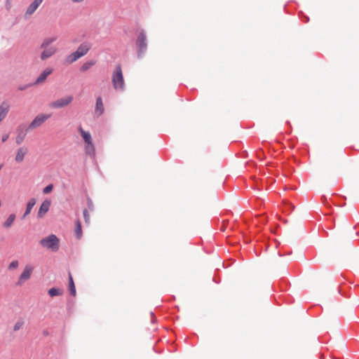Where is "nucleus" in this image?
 I'll use <instances>...</instances> for the list:
<instances>
[{"instance_id": "obj_23", "label": "nucleus", "mask_w": 359, "mask_h": 359, "mask_svg": "<svg viewBox=\"0 0 359 359\" xmlns=\"http://www.w3.org/2000/svg\"><path fill=\"white\" fill-rule=\"evenodd\" d=\"M15 219V215L11 214L8 216L7 219L4 222L3 226L6 229L10 228Z\"/></svg>"}, {"instance_id": "obj_21", "label": "nucleus", "mask_w": 359, "mask_h": 359, "mask_svg": "<svg viewBox=\"0 0 359 359\" xmlns=\"http://www.w3.org/2000/svg\"><path fill=\"white\" fill-rule=\"evenodd\" d=\"M35 204H36L35 198H31L28 201V203L27 204V208H26L25 212L24 213L23 217H25L27 215H28L31 212V210H32V208Z\"/></svg>"}, {"instance_id": "obj_8", "label": "nucleus", "mask_w": 359, "mask_h": 359, "mask_svg": "<svg viewBox=\"0 0 359 359\" xmlns=\"http://www.w3.org/2000/svg\"><path fill=\"white\" fill-rule=\"evenodd\" d=\"M51 205V201L48 199H46L42 204L41 205L39 210L38 211L37 216L39 218L43 217L49 210V208Z\"/></svg>"}, {"instance_id": "obj_24", "label": "nucleus", "mask_w": 359, "mask_h": 359, "mask_svg": "<svg viewBox=\"0 0 359 359\" xmlns=\"http://www.w3.org/2000/svg\"><path fill=\"white\" fill-rule=\"evenodd\" d=\"M80 55L76 51L69 55L66 58V62L69 64H72L76 62L77 60L80 58Z\"/></svg>"}, {"instance_id": "obj_14", "label": "nucleus", "mask_w": 359, "mask_h": 359, "mask_svg": "<svg viewBox=\"0 0 359 359\" xmlns=\"http://www.w3.org/2000/svg\"><path fill=\"white\" fill-rule=\"evenodd\" d=\"M27 153V149L25 147H20L18 149L16 156H15V161L18 163H20L24 160V157L25 154Z\"/></svg>"}, {"instance_id": "obj_35", "label": "nucleus", "mask_w": 359, "mask_h": 359, "mask_svg": "<svg viewBox=\"0 0 359 359\" xmlns=\"http://www.w3.org/2000/svg\"><path fill=\"white\" fill-rule=\"evenodd\" d=\"M290 205V207L292 208V209H294V206H293L292 204H288Z\"/></svg>"}, {"instance_id": "obj_19", "label": "nucleus", "mask_w": 359, "mask_h": 359, "mask_svg": "<svg viewBox=\"0 0 359 359\" xmlns=\"http://www.w3.org/2000/svg\"><path fill=\"white\" fill-rule=\"evenodd\" d=\"M75 235L78 239H80L82 237L83 232L81 228V223L79 219H77L75 222V229H74Z\"/></svg>"}, {"instance_id": "obj_15", "label": "nucleus", "mask_w": 359, "mask_h": 359, "mask_svg": "<svg viewBox=\"0 0 359 359\" xmlns=\"http://www.w3.org/2000/svg\"><path fill=\"white\" fill-rule=\"evenodd\" d=\"M17 133L18 135L16 137L15 142L17 144H20L24 141L27 133L20 126L18 128Z\"/></svg>"}, {"instance_id": "obj_29", "label": "nucleus", "mask_w": 359, "mask_h": 359, "mask_svg": "<svg viewBox=\"0 0 359 359\" xmlns=\"http://www.w3.org/2000/svg\"><path fill=\"white\" fill-rule=\"evenodd\" d=\"M24 322L22 320H18L14 325L13 330L14 331H18L22 327Z\"/></svg>"}, {"instance_id": "obj_2", "label": "nucleus", "mask_w": 359, "mask_h": 359, "mask_svg": "<svg viewBox=\"0 0 359 359\" xmlns=\"http://www.w3.org/2000/svg\"><path fill=\"white\" fill-rule=\"evenodd\" d=\"M111 81L114 88L116 90L123 91L125 82L121 65H117L113 72Z\"/></svg>"}, {"instance_id": "obj_18", "label": "nucleus", "mask_w": 359, "mask_h": 359, "mask_svg": "<svg viewBox=\"0 0 359 359\" xmlns=\"http://www.w3.org/2000/svg\"><path fill=\"white\" fill-rule=\"evenodd\" d=\"M69 291L71 295L76 296V287L71 273H69Z\"/></svg>"}, {"instance_id": "obj_27", "label": "nucleus", "mask_w": 359, "mask_h": 359, "mask_svg": "<svg viewBox=\"0 0 359 359\" xmlns=\"http://www.w3.org/2000/svg\"><path fill=\"white\" fill-rule=\"evenodd\" d=\"M53 185L52 184H48V186H46L43 190V193L44 194H48L49 193H50L52 191H53Z\"/></svg>"}, {"instance_id": "obj_33", "label": "nucleus", "mask_w": 359, "mask_h": 359, "mask_svg": "<svg viewBox=\"0 0 359 359\" xmlns=\"http://www.w3.org/2000/svg\"><path fill=\"white\" fill-rule=\"evenodd\" d=\"M83 0H72L73 2L74 3H80L81 1H83Z\"/></svg>"}, {"instance_id": "obj_36", "label": "nucleus", "mask_w": 359, "mask_h": 359, "mask_svg": "<svg viewBox=\"0 0 359 359\" xmlns=\"http://www.w3.org/2000/svg\"><path fill=\"white\" fill-rule=\"evenodd\" d=\"M309 21V18L306 17V20L305 22H307Z\"/></svg>"}, {"instance_id": "obj_32", "label": "nucleus", "mask_w": 359, "mask_h": 359, "mask_svg": "<svg viewBox=\"0 0 359 359\" xmlns=\"http://www.w3.org/2000/svg\"><path fill=\"white\" fill-rule=\"evenodd\" d=\"M29 85H26V86H20L18 87V90H25Z\"/></svg>"}, {"instance_id": "obj_1", "label": "nucleus", "mask_w": 359, "mask_h": 359, "mask_svg": "<svg viewBox=\"0 0 359 359\" xmlns=\"http://www.w3.org/2000/svg\"><path fill=\"white\" fill-rule=\"evenodd\" d=\"M137 55L138 58H142L147 52L148 46V41L144 30H140L137 36L135 41Z\"/></svg>"}, {"instance_id": "obj_5", "label": "nucleus", "mask_w": 359, "mask_h": 359, "mask_svg": "<svg viewBox=\"0 0 359 359\" xmlns=\"http://www.w3.org/2000/svg\"><path fill=\"white\" fill-rule=\"evenodd\" d=\"M72 95H68L58 99L50 104V107L54 109H60L69 105L73 100Z\"/></svg>"}, {"instance_id": "obj_11", "label": "nucleus", "mask_w": 359, "mask_h": 359, "mask_svg": "<svg viewBox=\"0 0 359 359\" xmlns=\"http://www.w3.org/2000/svg\"><path fill=\"white\" fill-rule=\"evenodd\" d=\"M43 0H34L27 8L25 16H30L32 15L36 10L38 8V7L40 6V4L43 2Z\"/></svg>"}, {"instance_id": "obj_25", "label": "nucleus", "mask_w": 359, "mask_h": 359, "mask_svg": "<svg viewBox=\"0 0 359 359\" xmlns=\"http://www.w3.org/2000/svg\"><path fill=\"white\" fill-rule=\"evenodd\" d=\"M63 291L61 289L52 287L50 290H48V294L53 297L55 296L61 295L62 294Z\"/></svg>"}, {"instance_id": "obj_16", "label": "nucleus", "mask_w": 359, "mask_h": 359, "mask_svg": "<svg viewBox=\"0 0 359 359\" xmlns=\"http://www.w3.org/2000/svg\"><path fill=\"white\" fill-rule=\"evenodd\" d=\"M78 130H79V132L80 133L81 137H83V139L85 142V144L90 143V142H93L91 135L89 132L85 131L81 126L79 128Z\"/></svg>"}, {"instance_id": "obj_20", "label": "nucleus", "mask_w": 359, "mask_h": 359, "mask_svg": "<svg viewBox=\"0 0 359 359\" xmlns=\"http://www.w3.org/2000/svg\"><path fill=\"white\" fill-rule=\"evenodd\" d=\"M96 63L95 60H91L84 62L81 67H80V71L81 72H85L88 71L90 68L94 66Z\"/></svg>"}, {"instance_id": "obj_30", "label": "nucleus", "mask_w": 359, "mask_h": 359, "mask_svg": "<svg viewBox=\"0 0 359 359\" xmlns=\"http://www.w3.org/2000/svg\"><path fill=\"white\" fill-rule=\"evenodd\" d=\"M87 201H88V207L89 210H93V201L89 198H88Z\"/></svg>"}, {"instance_id": "obj_34", "label": "nucleus", "mask_w": 359, "mask_h": 359, "mask_svg": "<svg viewBox=\"0 0 359 359\" xmlns=\"http://www.w3.org/2000/svg\"><path fill=\"white\" fill-rule=\"evenodd\" d=\"M332 359H339V358L336 356H332Z\"/></svg>"}, {"instance_id": "obj_6", "label": "nucleus", "mask_w": 359, "mask_h": 359, "mask_svg": "<svg viewBox=\"0 0 359 359\" xmlns=\"http://www.w3.org/2000/svg\"><path fill=\"white\" fill-rule=\"evenodd\" d=\"M33 267L30 265H26L23 272L19 277L18 281L17 282V285H21L25 281L29 280L31 277L32 273L33 271Z\"/></svg>"}, {"instance_id": "obj_26", "label": "nucleus", "mask_w": 359, "mask_h": 359, "mask_svg": "<svg viewBox=\"0 0 359 359\" xmlns=\"http://www.w3.org/2000/svg\"><path fill=\"white\" fill-rule=\"evenodd\" d=\"M85 222L88 224L90 223V215L87 209H84L83 211Z\"/></svg>"}, {"instance_id": "obj_9", "label": "nucleus", "mask_w": 359, "mask_h": 359, "mask_svg": "<svg viewBox=\"0 0 359 359\" xmlns=\"http://www.w3.org/2000/svg\"><path fill=\"white\" fill-rule=\"evenodd\" d=\"M104 111V104L102 99L100 96L96 98L95 108V116L97 117L100 116Z\"/></svg>"}, {"instance_id": "obj_3", "label": "nucleus", "mask_w": 359, "mask_h": 359, "mask_svg": "<svg viewBox=\"0 0 359 359\" xmlns=\"http://www.w3.org/2000/svg\"><path fill=\"white\" fill-rule=\"evenodd\" d=\"M40 244L43 248L50 249L53 252H55L59 249V239L55 235L53 234L43 238L40 241Z\"/></svg>"}, {"instance_id": "obj_17", "label": "nucleus", "mask_w": 359, "mask_h": 359, "mask_svg": "<svg viewBox=\"0 0 359 359\" xmlns=\"http://www.w3.org/2000/svg\"><path fill=\"white\" fill-rule=\"evenodd\" d=\"M85 152L87 155L90 156V157H94L95 155V146L92 142L86 143L85 145Z\"/></svg>"}, {"instance_id": "obj_4", "label": "nucleus", "mask_w": 359, "mask_h": 359, "mask_svg": "<svg viewBox=\"0 0 359 359\" xmlns=\"http://www.w3.org/2000/svg\"><path fill=\"white\" fill-rule=\"evenodd\" d=\"M50 114H39L29 123L27 128V130H33L34 128L40 127L45 121L50 118Z\"/></svg>"}, {"instance_id": "obj_13", "label": "nucleus", "mask_w": 359, "mask_h": 359, "mask_svg": "<svg viewBox=\"0 0 359 359\" xmlns=\"http://www.w3.org/2000/svg\"><path fill=\"white\" fill-rule=\"evenodd\" d=\"M10 109L8 102H3L0 105V122L6 116Z\"/></svg>"}, {"instance_id": "obj_22", "label": "nucleus", "mask_w": 359, "mask_h": 359, "mask_svg": "<svg viewBox=\"0 0 359 359\" xmlns=\"http://www.w3.org/2000/svg\"><path fill=\"white\" fill-rule=\"evenodd\" d=\"M56 40V37H48L43 39L41 43L40 48H49L48 46L53 43Z\"/></svg>"}, {"instance_id": "obj_28", "label": "nucleus", "mask_w": 359, "mask_h": 359, "mask_svg": "<svg viewBox=\"0 0 359 359\" xmlns=\"http://www.w3.org/2000/svg\"><path fill=\"white\" fill-rule=\"evenodd\" d=\"M18 265H19L18 261L14 260L10 263V264L8 266V269L9 270L15 269L18 266Z\"/></svg>"}, {"instance_id": "obj_10", "label": "nucleus", "mask_w": 359, "mask_h": 359, "mask_svg": "<svg viewBox=\"0 0 359 359\" xmlns=\"http://www.w3.org/2000/svg\"><path fill=\"white\" fill-rule=\"evenodd\" d=\"M91 46H92L90 43L85 41L80 44L76 52L78 53L80 57H81L88 53V52L91 48Z\"/></svg>"}, {"instance_id": "obj_12", "label": "nucleus", "mask_w": 359, "mask_h": 359, "mask_svg": "<svg viewBox=\"0 0 359 359\" xmlns=\"http://www.w3.org/2000/svg\"><path fill=\"white\" fill-rule=\"evenodd\" d=\"M53 71V69L50 67L44 69L38 76L34 83L39 84L44 82L46 80L47 77L52 74Z\"/></svg>"}, {"instance_id": "obj_7", "label": "nucleus", "mask_w": 359, "mask_h": 359, "mask_svg": "<svg viewBox=\"0 0 359 359\" xmlns=\"http://www.w3.org/2000/svg\"><path fill=\"white\" fill-rule=\"evenodd\" d=\"M43 49V50L40 55V58L43 61L50 58L57 52V48L55 46H50Z\"/></svg>"}, {"instance_id": "obj_31", "label": "nucleus", "mask_w": 359, "mask_h": 359, "mask_svg": "<svg viewBox=\"0 0 359 359\" xmlns=\"http://www.w3.org/2000/svg\"><path fill=\"white\" fill-rule=\"evenodd\" d=\"M8 137H9V135H8V134H5V135H4L2 136V142H6V141L8 140Z\"/></svg>"}]
</instances>
